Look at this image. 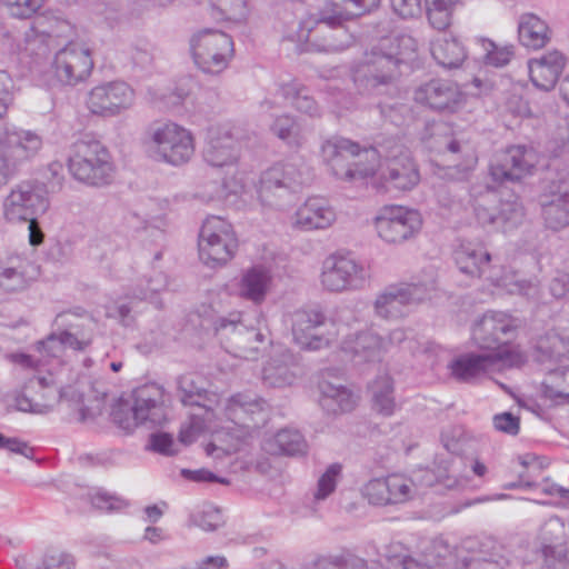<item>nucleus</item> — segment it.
Masks as SVG:
<instances>
[{
	"label": "nucleus",
	"mask_w": 569,
	"mask_h": 569,
	"mask_svg": "<svg viewBox=\"0 0 569 569\" xmlns=\"http://www.w3.org/2000/svg\"><path fill=\"white\" fill-rule=\"evenodd\" d=\"M455 260L459 270L470 277L485 278L489 272H498L491 266V257L481 244L465 243L455 251Z\"/></svg>",
	"instance_id": "obj_37"
},
{
	"label": "nucleus",
	"mask_w": 569,
	"mask_h": 569,
	"mask_svg": "<svg viewBox=\"0 0 569 569\" xmlns=\"http://www.w3.org/2000/svg\"><path fill=\"white\" fill-rule=\"evenodd\" d=\"M487 280L495 287L505 289L510 295H520L533 298L539 292V280L537 278H523L513 271L503 273H500L499 271L489 272Z\"/></svg>",
	"instance_id": "obj_46"
},
{
	"label": "nucleus",
	"mask_w": 569,
	"mask_h": 569,
	"mask_svg": "<svg viewBox=\"0 0 569 569\" xmlns=\"http://www.w3.org/2000/svg\"><path fill=\"white\" fill-rule=\"evenodd\" d=\"M198 248L199 257L207 266L227 263L238 248L232 226L221 217H208L199 233Z\"/></svg>",
	"instance_id": "obj_12"
},
{
	"label": "nucleus",
	"mask_w": 569,
	"mask_h": 569,
	"mask_svg": "<svg viewBox=\"0 0 569 569\" xmlns=\"http://www.w3.org/2000/svg\"><path fill=\"white\" fill-rule=\"evenodd\" d=\"M261 320L259 315L257 326L247 325L241 313L232 312L217 320L216 333L227 352L237 358L256 359L267 340L260 327Z\"/></svg>",
	"instance_id": "obj_5"
},
{
	"label": "nucleus",
	"mask_w": 569,
	"mask_h": 569,
	"mask_svg": "<svg viewBox=\"0 0 569 569\" xmlns=\"http://www.w3.org/2000/svg\"><path fill=\"white\" fill-rule=\"evenodd\" d=\"M480 42L485 51L483 60L486 64L499 68L510 62L513 56L512 46L498 47L495 42L487 39H481Z\"/></svg>",
	"instance_id": "obj_60"
},
{
	"label": "nucleus",
	"mask_w": 569,
	"mask_h": 569,
	"mask_svg": "<svg viewBox=\"0 0 569 569\" xmlns=\"http://www.w3.org/2000/svg\"><path fill=\"white\" fill-rule=\"evenodd\" d=\"M458 0H426V14L430 26L445 30L451 24L452 12Z\"/></svg>",
	"instance_id": "obj_50"
},
{
	"label": "nucleus",
	"mask_w": 569,
	"mask_h": 569,
	"mask_svg": "<svg viewBox=\"0 0 569 569\" xmlns=\"http://www.w3.org/2000/svg\"><path fill=\"white\" fill-rule=\"evenodd\" d=\"M38 267L24 256H9L0 264V288L7 292L26 290L38 277Z\"/></svg>",
	"instance_id": "obj_30"
},
{
	"label": "nucleus",
	"mask_w": 569,
	"mask_h": 569,
	"mask_svg": "<svg viewBox=\"0 0 569 569\" xmlns=\"http://www.w3.org/2000/svg\"><path fill=\"white\" fill-rule=\"evenodd\" d=\"M246 435V431L240 429L233 432L224 429L214 431L211 442L206 447V452L213 458L236 453L240 450Z\"/></svg>",
	"instance_id": "obj_49"
},
{
	"label": "nucleus",
	"mask_w": 569,
	"mask_h": 569,
	"mask_svg": "<svg viewBox=\"0 0 569 569\" xmlns=\"http://www.w3.org/2000/svg\"><path fill=\"white\" fill-rule=\"evenodd\" d=\"M377 148L361 149L358 142L331 137L321 144V157L331 173L343 181L356 182L375 174L379 164Z\"/></svg>",
	"instance_id": "obj_1"
},
{
	"label": "nucleus",
	"mask_w": 569,
	"mask_h": 569,
	"mask_svg": "<svg viewBox=\"0 0 569 569\" xmlns=\"http://www.w3.org/2000/svg\"><path fill=\"white\" fill-rule=\"evenodd\" d=\"M84 313V310L78 308L74 312L63 311L56 316L54 325L58 328H63L59 333V339L63 349L69 347L73 350H84L92 341L91 333L83 330V327L71 321L70 318H79Z\"/></svg>",
	"instance_id": "obj_41"
},
{
	"label": "nucleus",
	"mask_w": 569,
	"mask_h": 569,
	"mask_svg": "<svg viewBox=\"0 0 569 569\" xmlns=\"http://www.w3.org/2000/svg\"><path fill=\"white\" fill-rule=\"evenodd\" d=\"M373 409L390 417L396 410L393 380L388 373L379 375L369 386Z\"/></svg>",
	"instance_id": "obj_47"
},
{
	"label": "nucleus",
	"mask_w": 569,
	"mask_h": 569,
	"mask_svg": "<svg viewBox=\"0 0 569 569\" xmlns=\"http://www.w3.org/2000/svg\"><path fill=\"white\" fill-rule=\"evenodd\" d=\"M536 360L543 368L566 365L569 360V335L550 331L536 346Z\"/></svg>",
	"instance_id": "obj_38"
},
{
	"label": "nucleus",
	"mask_w": 569,
	"mask_h": 569,
	"mask_svg": "<svg viewBox=\"0 0 569 569\" xmlns=\"http://www.w3.org/2000/svg\"><path fill=\"white\" fill-rule=\"evenodd\" d=\"M389 487L390 505L403 503L413 497V481L400 475H392L386 478Z\"/></svg>",
	"instance_id": "obj_59"
},
{
	"label": "nucleus",
	"mask_w": 569,
	"mask_h": 569,
	"mask_svg": "<svg viewBox=\"0 0 569 569\" xmlns=\"http://www.w3.org/2000/svg\"><path fill=\"white\" fill-rule=\"evenodd\" d=\"M535 154L525 146H511L492 159L489 173L497 183L516 182L531 172Z\"/></svg>",
	"instance_id": "obj_22"
},
{
	"label": "nucleus",
	"mask_w": 569,
	"mask_h": 569,
	"mask_svg": "<svg viewBox=\"0 0 569 569\" xmlns=\"http://www.w3.org/2000/svg\"><path fill=\"white\" fill-rule=\"evenodd\" d=\"M49 207L46 186L32 179L13 184L1 202L2 217L9 223H26L44 214Z\"/></svg>",
	"instance_id": "obj_7"
},
{
	"label": "nucleus",
	"mask_w": 569,
	"mask_h": 569,
	"mask_svg": "<svg viewBox=\"0 0 569 569\" xmlns=\"http://www.w3.org/2000/svg\"><path fill=\"white\" fill-rule=\"evenodd\" d=\"M277 453L297 456L306 452L307 443L303 436L291 429H282L274 436Z\"/></svg>",
	"instance_id": "obj_56"
},
{
	"label": "nucleus",
	"mask_w": 569,
	"mask_h": 569,
	"mask_svg": "<svg viewBox=\"0 0 569 569\" xmlns=\"http://www.w3.org/2000/svg\"><path fill=\"white\" fill-rule=\"evenodd\" d=\"M566 537L565 522L557 516L550 517L540 528L543 569H568L567 548L560 542Z\"/></svg>",
	"instance_id": "obj_25"
},
{
	"label": "nucleus",
	"mask_w": 569,
	"mask_h": 569,
	"mask_svg": "<svg viewBox=\"0 0 569 569\" xmlns=\"http://www.w3.org/2000/svg\"><path fill=\"white\" fill-rule=\"evenodd\" d=\"M568 62L566 54L551 49L528 60V72L532 84L543 91L552 90Z\"/></svg>",
	"instance_id": "obj_26"
},
{
	"label": "nucleus",
	"mask_w": 569,
	"mask_h": 569,
	"mask_svg": "<svg viewBox=\"0 0 569 569\" xmlns=\"http://www.w3.org/2000/svg\"><path fill=\"white\" fill-rule=\"evenodd\" d=\"M380 3V0H327L325 7L317 13H310L301 20L302 36L319 23L338 26L339 23L363 16Z\"/></svg>",
	"instance_id": "obj_18"
},
{
	"label": "nucleus",
	"mask_w": 569,
	"mask_h": 569,
	"mask_svg": "<svg viewBox=\"0 0 569 569\" xmlns=\"http://www.w3.org/2000/svg\"><path fill=\"white\" fill-rule=\"evenodd\" d=\"M337 220V212L329 200L309 197L293 216V227L301 231H317L330 228Z\"/></svg>",
	"instance_id": "obj_27"
},
{
	"label": "nucleus",
	"mask_w": 569,
	"mask_h": 569,
	"mask_svg": "<svg viewBox=\"0 0 569 569\" xmlns=\"http://www.w3.org/2000/svg\"><path fill=\"white\" fill-rule=\"evenodd\" d=\"M196 64L208 73H220L233 56V41L222 31L203 29L190 40Z\"/></svg>",
	"instance_id": "obj_14"
},
{
	"label": "nucleus",
	"mask_w": 569,
	"mask_h": 569,
	"mask_svg": "<svg viewBox=\"0 0 569 569\" xmlns=\"http://www.w3.org/2000/svg\"><path fill=\"white\" fill-rule=\"evenodd\" d=\"M204 161L211 167L234 166L239 159L237 140L227 130L212 129L203 151Z\"/></svg>",
	"instance_id": "obj_33"
},
{
	"label": "nucleus",
	"mask_w": 569,
	"mask_h": 569,
	"mask_svg": "<svg viewBox=\"0 0 569 569\" xmlns=\"http://www.w3.org/2000/svg\"><path fill=\"white\" fill-rule=\"evenodd\" d=\"M172 0H128L127 7L120 13L112 6H107L103 11H99L104 18L111 22L120 21L121 19H132L140 17L147 11L152 3L164 7Z\"/></svg>",
	"instance_id": "obj_52"
},
{
	"label": "nucleus",
	"mask_w": 569,
	"mask_h": 569,
	"mask_svg": "<svg viewBox=\"0 0 569 569\" xmlns=\"http://www.w3.org/2000/svg\"><path fill=\"white\" fill-rule=\"evenodd\" d=\"M380 48L387 49L395 58H400L401 63L416 53L418 42L412 36L401 33L380 39Z\"/></svg>",
	"instance_id": "obj_53"
},
{
	"label": "nucleus",
	"mask_w": 569,
	"mask_h": 569,
	"mask_svg": "<svg viewBox=\"0 0 569 569\" xmlns=\"http://www.w3.org/2000/svg\"><path fill=\"white\" fill-rule=\"evenodd\" d=\"M132 400V411L140 425L154 427L164 421L163 389L160 386L152 383L137 388Z\"/></svg>",
	"instance_id": "obj_29"
},
{
	"label": "nucleus",
	"mask_w": 569,
	"mask_h": 569,
	"mask_svg": "<svg viewBox=\"0 0 569 569\" xmlns=\"http://www.w3.org/2000/svg\"><path fill=\"white\" fill-rule=\"evenodd\" d=\"M343 350L351 353L357 363L371 362L382 359L383 355L388 352V345L385 338L367 330L346 339Z\"/></svg>",
	"instance_id": "obj_35"
},
{
	"label": "nucleus",
	"mask_w": 569,
	"mask_h": 569,
	"mask_svg": "<svg viewBox=\"0 0 569 569\" xmlns=\"http://www.w3.org/2000/svg\"><path fill=\"white\" fill-rule=\"evenodd\" d=\"M143 146L148 156L158 162L181 166L194 154L192 132L173 121H154L146 130Z\"/></svg>",
	"instance_id": "obj_2"
},
{
	"label": "nucleus",
	"mask_w": 569,
	"mask_h": 569,
	"mask_svg": "<svg viewBox=\"0 0 569 569\" xmlns=\"http://www.w3.org/2000/svg\"><path fill=\"white\" fill-rule=\"evenodd\" d=\"M429 287L425 283H400L386 288L375 301L377 316L398 319L406 313V307L425 300Z\"/></svg>",
	"instance_id": "obj_21"
},
{
	"label": "nucleus",
	"mask_w": 569,
	"mask_h": 569,
	"mask_svg": "<svg viewBox=\"0 0 569 569\" xmlns=\"http://www.w3.org/2000/svg\"><path fill=\"white\" fill-rule=\"evenodd\" d=\"M381 239L389 243H401L416 236L422 226L418 211L400 206L383 207L375 218Z\"/></svg>",
	"instance_id": "obj_16"
},
{
	"label": "nucleus",
	"mask_w": 569,
	"mask_h": 569,
	"mask_svg": "<svg viewBox=\"0 0 569 569\" xmlns=\"http://www.w3.org/2000/svg\"><path fill=\"white\" fill-rule=\"evenodd\" d=\"M262 379L266 386L283 388L293 383L296 375L287 363L271 360L263 368Z\"/></svg>",
	"instance_id": "obj_54"
},
{
	"label": "nucleus",
	"mask_w": 569,
	"mask_h": 569,
	"mask_svg": "<svg viewBox=\"0 0 569 569\" xmlns=\"http://www.w3.org/2000/svg\"><path fill=\"white\" fill-rule=\"evenodd\" d=\"M545 378L541 382L543 398L555 402H569V365L547 366L542 368Z\"/></svg>",
	"instance_id": "obj_43"
},
{
	"label": "nucleus",
	"mask_w": 569,
	"mask_h": 569,
	"mask_svg": "<svg viewBox=\"0 0 569 569\" xmlns=\"http://www.w3.org/2000/svg\"><path fill=\"white\" fill-rule=\"evenodd\" d=\"M134 101V90L127 82L118 80L93 87L86 103L91 113L110 118L130 109Z\"/></svg>",
	"instance_id": "obj_15"
},
{
	"label": "nucleus",
	"mask_w": 569,
	"mask_h": 569,
	"mask_svg": "<svg viewBox=\"0 0 569 569\" xmlns=\"http://www.w3.org/2000/svg\"><path fill=\"white\" fill-rule=\"evenodd\" d=\"M224 416L240 430L249 432L251 428H258L268 419V405L252 393H237L231 396L224 407Z\"/></svg>",
	"instance_id": "obj_23"
},
{
	"label": "nucleus",
	"mask_w": 569,
	"mask_h": 569,
	"mask_svg": "<svg viewBox=\"0 0 569 569\" xmlns=\"http://www.w3.org/2000/svg\"><path fill=\"white\" fill-rule=\"evenodd\" d=\"M271 280L269 269L263 266H253L242 273L238 283V295L254 305H260L267 297Z\"/></svg>",
	"instance_id": "obj_39"
},
{
	"label": "nucleus",
	"mask_w": 569,
	"mask_h": 569,
	"mask_svg": "<svg viewBox=\"0 0 569 569\" xmlns=\"http://www.w3.org/2000/svg\"><path fill=\"white\" fill-rule=\"evenodd\" d=\"M341 475V466L339 463L330 465L318 480L315 491V500L321 501L327 499L335 490Z\"/></svg>",
	"instance_id": "obj_62"
},
{
	"label": "nucleus",
	"mask_w": 569,
	"mask_h": 569,
	"mask_svg": "<svg viewBox=\"0 0 569 569\" xmlns=\"http://www.w3.org/2000/svg\"><path fill=\"white\" fill-rule=\"evenodd\" d=\"M212 17L219 20L241 22L248 14L247 0H210Z\"/></svg>",
	"instance_id": "obj_55"
},
{
	"label": "nucleus",
	"mask_w": 569,
	"mask_h": 569,
	"mask_svg": "<svg viewBox=\"0 0 569 569\" xmlns=\"http://www.w3.org/2000/svg\"><path fill=\"white\" fill-rule=\"evenodd\" d=\"M386 478L370 480L362 490L365 498L375 506L390 505V496Z\"/></svg>",
	"instance_id": "obj_63"
},
{
	"label": "nucleus",
	"mask_w": 569,
	"mask_h": 569,
	"mask_svg": "<svg viewBox=\"0 0 569 569\" xmlns=\"http://www.w3.org/2000/svg\"><path fill=\"white\" fill-rule=\"evenodd\" d=\"M438 150L440 152H450L451 154H461L466 162V167H470L476 162V154L472 146L457 137L445 138L439 144Z\"/></svg>",
	"instance_id": "obj_64"
},
{
	"label": "nucleus",
	"mask_w": 569,
	"mask_h": 569,
	"mask_svg": "<svg viewBox=\"0 0 569 569\" xmlns=\"http://www.w3.org/2000/svg\"><path fill=\"white\" fill-rule=\"evenodd\" d=\"M150 283H152V286L148 289H134L132 297H127L126 300L116 302L112 316L123 326L129 327L134 322L138 305L140 302L151 299L154 293L159 292L166 286L162 278L151 280Z\"/></svg>",
	"instance_id": "obj_45"
},
{
	"label": "nucleus",
	"mask_w": 569,
	"mask_h": 569,
	"mask_svg": "<svg viewBox=\"0 0 569 569\" xmlns=\"http://www.w3.org/2000/svg\"><path fill=\"white\" fill-rule=\"evenodd\" d=\"M400 58H395L387 49L380 48V41L366 52L363 60L355 71V82L359 88L372 89L389 83L396 76Z\"/></svg>",
	"instance_id": "obj_19"
},
{
	"label": "nucleus",
	"mask_w": 569,
	"mask_h": 569,
	"mask_svg": "<svg viewBox=\"0 0 569 569\" xmlns=\"http://www.w3.org/2000/svg\"><path fill=\"white\" fill-rule=\"evenodd\" d=\"M190 520L204 531H213L223 523L221 510L211 503H204L194 510Z\"/></svg>",
	"instance_id": "obj_57"
},
{
	"label": "nucleus",
	"mask_w": 569,
	"mask_h": 569,
	"mask_svg": "<svg viewBox=\"0 0 569 569\" xmlns=\"http://www.w3.org/2000/svg\"><path fill=\"white\" fill-rule=\"evenodd\" d=\"M177 396L183 406L194 407L199 412L214 416L220 396L208 391L201 379L193 375H183L177 381Z\"/></svg>",
	"instance_id": "obj_31"
},
{
	"label": "nucleus",
	"mask_w": 569,
	"mask_h": 569,
	"mask_svg": "<svg viewBox=\"0 0 569 569\" xmlns=\"http://www.w3.org/2000/svg\"><path fill=\"white\" fill-rule=\"evenodd\" d=\"M521 320L503 311H488L472 327V340L488 353H503L500 362L513 365L518 355L510 342L517 337Z\"/></svg>",
	"instance_id": "obj_3"
},
{
	"label": "nucleus",
	"mask_w": 569,
	"mask_h": 569,
	"mask_svg": "<svg viewBox=\"0 0 569 569\" xmlns=\"http://www.w3.org/2000/svg\"><path fill=\"white\" fill-rule=\"evenodd\" d=\"M20 569H74L76 560L71 553L58 549L44 552L39 563L33 565L26 559L18 561Z\"/></svg>",
	"instance_id": "obj_51"
},
{
	"label": "nucleus",
	"mask_w": 569,
	"mask_h": 569,
	"mask_svg": "<svg viewBox=\"0 0 569 569\" xmlns=\"http://www.w3.org/2000/svg\"><path fill=\"white\" fill-rule=\"evenodd\" d=\"M541 218L547 229L560 231L569 227V191L551 189L539 198Z\"/></svg>",
	"instance_id": "obj_34"
},
{
	"label": "nucleus",
	"mask_w": 569,
	"mask_h": 569,
	"mask_svg": "<svg viewBox=\"0 0 569 569\" xmlns=\"http://www.w3.org/2000/svg\"><path fill=\"white\" fill-rule=\"evenodd\" d=\"M501 358L503 353H467L452 360L449 369L453 378L468 382L492 370Z\"/></svg>",
	"instance_id": "obj_36"
},
{
	"label": "nucleus",
	"mask_w": 569,
	"mask_h": 569,
	"mask_svg": "<svg viewBox=\"0 0 569 569\" xmlns=\"http://www.w3.org/2000/svg\"><path fill=\"white\" fill-rule=\"evenodd\" d=\"M413 100L435 112L456 113L463 108L466 94L456 82L437 78L417 87Z\"/></svg>",
	"instance_id": "obj_17"
},
{
	"label": "nucleus",
	"mask_w": 569,
	"mask_h": 569,
	"mask_svg": "<svg viewBox=\"0 0 569 569\" xmlns=\"http://www.w3.org/2000/svg\"><path fill=\"white\" fill-rule=\"evenodd\" d=\"M52 67L59 82L76 86L84 81L92 71L91 51L84 44L69 42L56 53Z\"/></svg>",
	"instance_id": "obj_20"
},
{
	"label": "nucleus",
	"mask_w": 569,
	"mask_h": 569,
	"mask_svg": "<svg viewBox=\"0 0 569 569\" xmlns=\"http://www.w3.org/2000/svg\"><path fill=\"white\" fill-rule=\"evenodd\" d=\"M68 168L76 180L88 186L100 187L112 180L110 153L100 141L93 139H80L73 143Z\"/></svg>",
	"instance_id": "obj_4"
},
{
	"label": "nucleus",
	"mask_w": 569,
	"mask_h": 569,
	"mask_svg": "<svg viewBox=\"0 0 569 569\" xmlns=\"http://www.w3.org/2000/svg\"><path fill=\"white\" fill-rule=\"evenodd\" d=\"M496 194H488L475 204L477 221L490 230L508 232L522 224L526 210L517 194L509 193L506 198L496 199Z\"/></svg>",
	"instance_id": "obj_13"
},
{
	"label": "nucleus",
	"mask_w": 569,
	"mask_h": 569,
	"mask_svg": "<svg viewBox=\"0 0 569 569\" xmlns=\"http://www.w3.org/2000/svg\"><path fill=\"white\" fill-rule=\"evenodd\" d=\"M281 96L301 113L311 118L320 117L321 110L308 88L298 81L284 83L280 87Z\"/></svg>",
	"instance_id": "obj_48"
},
{
	"label": "nucleus",
	"mask_w": 569,
	"mask_h": 569,
	"mask_svg": "<svg viewBox=\"0 0 569 569\" xmlns=\"http://www.w3.org/2000/svg\"><path fill=\"white\" fill-rule=\"evenodd\" d=\"M292 339L306 350H320L329 347L338 338L336 322L320 309H298L289 316Z\"/></svg>",
	"instance_id": "obj_8"
},
{
	"label": "nucleus",
	"mask_w": 569,
	"mask_h": 569,
	"mask_svg": "<svg viewBox=\"0 0 569 569\" xmlns=\"http://www.w3.org/2000/svg\"><path fill=\"white\" fill-rule=\"evenodd\" d=\"M369 278L363 263L349 254L336 252L323 260L319 281L323 290L342 293L363 289Z\"/></svg>",
	"instance_id": "obj_11"
},
{
	"label": "nucleus",
	"mask_w": 569,
	"mask_h": 569,
	"mask_svg": "<svg viewBox=\"0 0 569 569\" xmlns=\"http://www.w3.org/2000/svg\"><path fill=\"white\" fill-rule=\"evenodd\" d=\"M430 51L436 62L446 69L459 68L467 58V50L456 37L441 34L430 42Z\"/></svg>",
	"instance_id": "obj_42"
},
{
	"label": "nucleus",
	"mask_w": 569,
	"mask_h": 569,
	"mask_svg": "<svg viewBox=\"0 0 569 569\" xmlns=\"http://www.w3.org/2000/svg\"><path fill=\"white\" fill-rule=\"evenodd\" d=\"M43 147V139L32 130L6 128L0 139V188H2L18 166L31 161Z\"/></svg>",
	"instance_id": "obj_9"
},
{
	"label": "nucleus",
	"mask_w": 569,
	"mask_h": 569,
	"mask_svg": "<svg viewBox=\"0 0 569 569\" xmlns=\"http://www.w3.org/2000/svg\"><path fill=\"white\" fill-rule=\"evenodd\" d=\"M309 181V168L300 158H295L277 163L261 174L258 196L263 206L279 208L289 193Z\"/></svg>",
	"instance_id": "obj_6"
},
{
	"label": "nucleus",
	"mask_w": 569,
	"mask_h": 569,
	"mask_svg": "<svg viewBox=\"0 0 569 569\" xmlns=\"http://www.w3.org/2000/svg\"><path fill=\"white\" fill-rule=\"evenodd\" d=\"M518 39L527 49L539 50L551 40L548 23L535 13H522L518 20Z\"/></svg>",
	"instance_id": "obj_40"
},
{
	"label": "nucleus",
	"mask_w": 569,
	"mask_h": 569,
	"mask_svg": "<svg viewBox=\"0 0 569 569\" xmlns=\"http://www.w3.org/2000/svg\"><path fill=\"white\" fill-rule=\"evenodd\" d=\"M390 146L380 144L379 159L385 157V162L379 164V179L383 191H408L420 181V173L410 153L396 140Z\"/></svg>",
	"instance_id": "obj_10"
},
{
	"label": "nucleus",
	"mask_w": 569,
	"mask_h": 569,
	"mask_svg": "<svg viewBox=\"0 0 569 569\" xmlns=\"http://www.w3.org/2000/svg\"><path fill=\"white\" fill-rule=\"evenodd\" d=\"M216 418L214 416H207L204 412H192L190 413V421L187 426L182 427L179 433V440L183 445L192 443L197 437L211 429V422Z\"/></svg>",
	"instance_id": "obj_58"
},
{
	"label": "nucleus",
	"mask_w": 569,
	"mask_h": 569,
	"mask_svg": "<svg viewBox=\"0 0 569 569\" xmlns=\"http://www.w3.org/2000/svg\"><path fill=\"white\" fill-rule=\"evenodd\" d=\"M315 569H368L367 562L356 556L320 557L315 562Z\"/></svg>",
	"instance_id": "obj_61"
},
{
	"label": "nucleus",
	"mask_w": 569,
	"mask_h": 569,
	"mask_svg": "<svg viewBox=\"0 0 569 569\" xmlns=\"http://www.w3.org/2000/svg\"><path fill=\"white\" fill-rule=\"evenodd\" d=\"M492 540L479 541L467 538L462 541L460 550L469 555L461 558V569H505L509 560L497 552Z\"/></svg>",
	"instance_id": "obj_32"
},
{
	"label": "nucleus",
	"mask_w": 569,
	"mask_h": 569,
	"mask_svg": "<svg viewBox=\"0 0 569 569\" xmlns=\"http://www.w3.org/2000/svg\"><path fill=\"white\" fill-rule=\"evenodd\" d=\"M452 550L448 540L435 538L425 543L420 559L407 553L388 556L387 569H435L451 556Z\"/></svg>",
	"instance_id": "obj_24"
},
{
	"label": "nucleus",
	"mask_w": 569,
	"mask_h": 569,
	"mask_svg": "<svg viewBox=\"0 0 569 569\" xmlns=\"http://www.w3.org/2000/svg\"><path fill=\"white\" fill-rule=\"evenodd\" d=\"M321 397L320 405L329 413H343L351 411L357 403L353 392L342 385L322 381L319 385Z\"/></svg>",
	"instance_id": "obj_44"
},
{
	"label": "nucleus",
	"mask_w": 569,
	"mask_h": 569,
	"mask_svg": "<svg viewBox=\"0 0 569 569\" xmlns=\"http://www.w3.org/2000/svg\"><path fill=\"white\" fill-rule=\"evenodd\" d=\"M343 23L338 26L319 23L309 32V37H305L300 22L297 37L299 41H305L309 46L308 50L318 52L343 51L353 42V37L345 29Z\"/></svg>",
	"instance_id": "obj_28"
}]
</instances>
